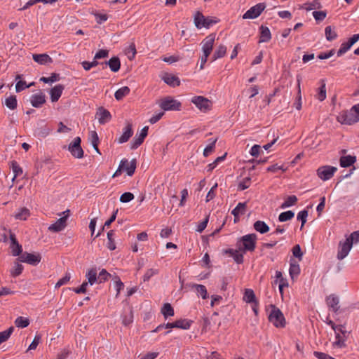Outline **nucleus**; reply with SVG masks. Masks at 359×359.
Returning <instances> with one entry per match:
<instances>
[{
	"instance_id": "obj_1",
	"label": "nucleus",
	"mask_w": 359,
	"mask_h": 359,
	"mask_svg": "<svg viewBox=\"0 0 359 359\" xmlns=\"http://www.w3.org/2000/svg\"><path fill=\"white\" fill-rule=\"evenodd\" d=\"M337 121L342 124L352 125L359 121V104L348 111H344L337 116Z\"/></svg>"
},
{
	"instance_id": "obj_2",
	"label": "nucleus",
	"mask_w": 359,
	"mask_h": 359,
	"mask_svg": "<svg viewBox=\"0 0 359 359\" xmlns=\"http://www.w3.org/2000/svg\"><path fill=\"white\" fill-rule=\"evenodd\" d=\"M257 236L255 233H250L240 238L237 242V247L243 252H253L256 248Z\"/></svg>"
},
{
	"instance_id": "obj_3",
	"label": "nucleus",
	"mask_w": 359,
	"mask_h": 359,
	"mask_svg": "<svg viewBox=\"0 0 359 359\" xmlns=\"http://www.w3.org/2000/svg\"><path fill=\"white\" fill-rule=\"evenodd\" d=\"M271 312L269 315V320L276 327H284L286 325L285 318L282 311L275 305H271Z\"/></svg>"
},
{
	"instance_id": "obj_4",
	"label": "nucleus",
	"mask_w": 359,
	"mask_h": 359,
	"mask_svg": "<svg viewBox=\"0 0 359 359\" xmlns=\"http://www.w3.org/2000/svg\"><path fill=\"white\" fill-rule=\"evenodd\" d=\"M218 20L216 18H205L201 12L198 11L194 15L195 26L201 29L202 27L209 28L214 24H216Z\"/></svg>"
},
{
	"instance_id": "obj_5",
	"label": "nucleus",
	"mask_w": 359,
	"mask_h": 359,
	"mask_svg": "<svg viewBox=\"0 0 359 359\" xmlns=\"http://www.w3.org/2000/svg\"><path fill=\"white\" fill-rule=\"evenodd\" d=\"M159 106L164 111H180L182 104L172 97L168 96L161 100Z\"/></svg>"
},
{
	"instance_id": "obj_6",
	"label": "nucleus",
	"mask_w": 359,
	"mask_h": 359,
	"mask_svg": "<svg viewBox=\"0 0 359 359\" xmlns=\"http://www.w3.org/2000/svg\"><path fill=\"white\" fill-rule=\"evenodd\" d=\"M337 168L331 165H323L316 170L318 177L323 181L330 180L337 172Z\"/></svg>"
},
{
	"instance_id": "obj_7",
	"label": "nucleus",
	"mask_w": 359,
	"mask_h": 359,
	"mask_svg": "<svg viewBox=\"0 0 359 359\" xmlns=\"http://www.w3.org/2000/svg\"><path fill=\"white\" fill-rule=\"evenodd\" d=\"M191 102L201 111L206 112L211 109L212 102L203 96H194Z\"/></svg>"
},
{
	"instance_id": "obj_8",
	"label": "nucleus",
	"mask_w": 359,
	"mask_h": 359,
	"mask_svg": "<svg viewBox=\"0 0 359 359\" xmlns=\"http://www.w3.org/2000/svg\"><path fill=\"white\" fill-rule=\"evenodd\" d=\"M81 138L79 137H76L68 147V149L72 155L76 158H81L83 157V150L81 147Z\"/></svg>"
},
{
	"instance_id": "obj_9",
	"label": "nucleus",
	"mask_w": 359,
	"mask_h": 359,
	"mask_svg": "<svg viewBox=\"0 0 359 359\" xmlns=\"http://www.w3.org/2000/svg\"><path fill=\"white\" fill-rule=\"evenodd\" d=\"M18 259L21 262L27 263L32 266H36L41 262V256L39 253L32 254L25 252L19 256Z\"/></svg>"
},
{
	"instance_id": "obj_10",
	"label": "nucleus",
	"mask_w": 359,
	"mask_h": 359,
	"mask_svg": "<svg viewBox=\"0 0 359 359\" xmlns=\"http://www.w3.org/2000/svg\"><path fill=\"white\" fill-rule=\"evenodd\" d=\"M266 5L264 3H259L255 6L251 7L243 15V19H255L259 17L262 11L265 9Z\"/></svg>"
},
{
	"instance_id": "obj_11",
	"label": "nucleus",
	"mask_w": 359,
	"mask_h": 359,
	"mask_svg": "<svg viewBox=\"0 0 359 359\" xmlns=\"http://www.w3.org/2000/svg\"><path fill=\"white\" fill-rule=\"evenodd\" d=\"M215 34H210L207 36L202 41V50L205 56H209L212 50L214 42L215 41Z\"/></svg>"
},
{
	"instance_id": "obj_12",
	"label": "nucleus",
	"mask_w": 359,
	"mask_h": 359,
	"mask_svg": "<svg viewBox=\"0 0 359 359\" xmlns=\"http://www.w3.org/2000/svg\"><path fill=\"white\" fill-rule=\"evenodd\" d=\"M9 238L11 240L10 248L13 256H20L22 253V247L16 239L15 235L9 230Z\"/></svg>"
},
{
	"instance_id": "obj_13",
	"label": "nucleus",
	"mask_w": 359,
	"mask_h": 359,
	"mask_svg": "<svg viewBox=\"0 0 359 359\" xmlns=\"http://www.w3.org/2000/svg\"><path fill=\"white\" fill-rule=\"evenodd\" d=\"M352 246L349 241L346 240L344 241H341L339 243L337 259L339 260L344 259L348 255Z\"/></svg>"
},
{
	"instance_id": "obj_14",
	"label": "nucleus",
	"mask_w": 359,
	"mask_h": 359,
	"mask_svg": "<svg viewBox=\"0 0 359 359\" xmlns=\"http://www.w3.org/2000/svg\"><path fill=\"white\" fill-rule=\"evenodd\" d=\"M359 40V34H353L348 41L341 43L337 51V56L344 54L351 47Z\"/></svg>"
},
{
	"instance_id": "obj_15",
	"label": "nucleus",
	"mask_w": 359,
	"mask_h": 359,
	"mask_svg": "<svg viewBox=\"0 0 359 359\" xmlns=\"http://www.w3.org/2000/svg\"><path fill=\"white\" fill-rule=\"evenodd\" d=\"M69 215L59 218L54 224L48 227V230L53 232H59L63 230L67 226V219Z\"/></svg>"
},
{
	"instance_id": "obj_16",
	"label": "nucleus",
	"mask_w": 359,
	"mask_h": 359,
	"mask_svg": "<svg viewBox=\"0 0 359 359\" xmlns=\"http://www.w3.org/2000/svg\"><path fill=\"white\" fill-rule=\"evenodd\" d=\"M95 117L97 118L100 124H104L111 120V115L107 109L100 107L96 112Z\"/></svg>"
},
{
	"instance_id": "obj_17",
	"label": "nucleus",
	"mask_w": 359,
	"mask_h": 359,
	"mask_svg": "<svg viewBox=\"0 0 359 359\" xmlns=\"http://www.w3.org/2000/svg\"><path fill=\"white\" fill-rule=\"evenodd\" d=\"M161 79L168 85L172 87L179 86L180 85V79L172 74L165 72L161 76Z\"/></svg>"
},
{
	"instance_id": "obj_18",
	"label": "nucleus",
	"mask_w": 359,
	"mask_h": 359,
	"mask_svg": "<svg viewBox=\"0 0 359 359\" xmlns=\"http://www.w3.org/2000/svg\"><path fill=\"white\" fill-rule=\"evenodd\" d=\"M148 126H144L140 134V135L137 137H135L131 142V147L130 148L132 149H135L137 147H139L144 142V138L147 136L148 134Z\"/></svg>"
},
{
	"instance_id": "obj_19",
	"label": "nucleus",
	"mask_w": 359,
	"mask_h": 359,
	"mask_svg": "<svg viewBox=\"0 0 359 359\" xmlns=\"http://www.w3.org/2000/svg\"><path fill=\"white\" fill-rule=\"evenodd\" d=\"M326 304L327 306L334 313L339 310V299L334 294H331L326 298Z\"/></svg>"
},
{
	"instance_id": "obj_20",
	"label": "nucleus",
	"mask_w": 359,
	"mask_h": 359,
	"mask_svg": "<svg viewBox=\"0 0 359 359\" xmlns=\"http://www.w3.org/2000/svg\"><path fill=\"white\" fill-rule=\"evenodd\" d=\"M30 102L32 107L40 108L46 102V96L42 93L32 95L30 98Z\"/></svg>"
},
{
	"instance_id": "obj_21",
	"label": "nucleus",
	"mask_w": 359,
	"mask_h": 359,
	"mask_svg": "<svg viewBox=\"0 0 359 359\" xmlns=\"http://www.w3.org/2000/svg\"><path fill=\"white\" fill-rule=\"evenodd\" d=\"M133 134L132 124L130 122H127L126 126L123 128V134L118 138V143L122 144L128 142Z\"/></svg>"
},
{
	"instance_id": "obj_22",
	"label": "nucleus",
	"mask_w": 359,
	"mask_h": 359,
	"mask_svg": "<svg viewBox=\"0 0 359 359\" xmlns=\"http://www.w3.org/2000/svg\"><path fill=\"white\" fill-rule=\"evenodd\" d=\"M64 86L58 84L52 88L50 90V99L53 102H57L61 97Z\"/></svg>"
},
{
	"instance_id": "obj_23",
	"label": "nucleus",
	"mask_w": 359,
	"mask_h": 359,
	"mask_svg": "<svg viewBox=\"0 0 359 359\" xmlns=\"http://www.w3.org/2000/svg\"><path fill=\"white\" fill-rule=\"evenodd\" d=\"M32 58L36 62L39 63V65H46L53 62V59L48 54L46 53L33 54Z\"/></svg>"
},
{
	"instance_id": "obj_24",
	"label": "nucleus",
	"mask_w": 359,
	"mask_h": 359,
	"mask_svg": "<svg viewBox=\"0 0 359 359\" xmlns=\"http://www.w3.org/2000/svg\"><path fill=\"white\" fill-rule=\"evenodd\" d=\"M105 65H109L113 72H117L121 67V61L118 57H112L109 61L104 62Z\"/></svg>"
},
{
	"instance_id": "obj_25",
	"label": "nucleus",
	"mask_w": 359,
	"mask_h": 359,
	"mask_svg": "<svg viewBox=\"0 0 359 359\" xmlns=\"http://www.w3.org/2000/svg\"><path fill=\"white\" fill-rule=\"evenodd\" d=\"M260 29L259 43L268 42L271 39V34L267 27L262 25Z\"/></svg>"
},
{
	"instance_id": "obj_26",
	"label": "nucleus",
	"mask_w": 359,
	"mask_h": 359,
	"mask_svg": "<svg viewBox=\"0 0 359 359\" xmlns=\"http://www.w3.org/2000/svg\"><path fill=\"white\" fill-rule=\"evenodd\" d=\"M355 161L356 157L351 155L341 156L339 160L340 165L342 168L349 167L353 165Z\"/></svg>"
},
{
	"instance_id": "obj_27",
	"label": "nucleus",
	"mask_w": 359,
	"mask_h": 359,
	"mask_svg": "<svg viewBox=\"0 0 359 359\" xmlns=\"http://www.w3.org/2000/svg\"><path fill=\"white\" fill-rule=\"evenodd\" d=\"M246 210V203H238L236 208L231 211V214L236 218L245 214Z\"/></svg>"
},
{
	"instance_id": "obj_28",
	"label": "nucleus",
	"mask_w": 359,
	"mask_h": 359,
	"mask_svg": "<svg viewBox=\"0 0 359 359\" xmlns=\"http://www.w3.org/2000/svg\"><path fill=\"white\" fill-rule=\"evenodd\" d=\"M86 277L88 279V283L93 285L95 283H97V274L96 268H92L88 271L86 274Z\"/></svg>"
},
{
	"instance_id": "obj_29",
	"label": "nucleus",
	"mask_w": 359,
	"mask_h": 359,
	"mask_svg": "<svg viewBox=\"0 0 359 359\" xmlns=\"http://www.w3.org/2000/svg\"><path fill=\"white\" fill-rule=\"evenodd\" d=\"M254 229L260 233H266L269 231V226L263 221L258 220L254 223Z\"/></svg>"
},
{
	"instance_id": "obj_30",
	"label": "nucleus",
	"mask_w": 359,
	"mask_h": 359,
	"mask_svg": "<svg viewBox=\"0 0 359 359\" xmlns=\"http://www.w3.org/2000/svg\"><path fill=\"white\" fill-rule=\"evenodd\" d=\"M30 215L29 210L25 207L21 208L15 214L14 217L16 219L26 220Z\"/></svg>"
},
{
	"instance_id": "obj_31",
	"label": "nucleus",
	"mask_w": 359,
	"mask_h": 359,
	"mask_svg": "<svg viewBox=\"0 0 359 359\" xmlns=\"http://www.w3.org/2000/svg\"><path fill=\"white\" fill-rule=\"evenodd\" d=\"M226 252L229 253L237 264H241L243 262V255L237 250L229 249Z\"/></svg>"
},
{
	"instance_id": "obj_32",
	"label": "nucleus",
	"mask_w": 359,
	"mask_h": 359,
	"mask_svg": "<svg viewBox=\"0 0 359 359\" xmlns=\"http://www.w3.org/2000/svg\"><path fill=\"white\" fill-rule=\"evenodd\" d=\"M243 300L247 303H255L257 304L256 297L255 292L251 289H245Z\"/></svg>"
},
{
	"instance_id": "obj_33",
	"label": "nucleus",
	"mask_w": 359,
	"mask_h": 359,
	"mask_svg": "<svg viewBox=\"0 0 359 359\" xmlns=\"http://www.w3.org/2000/svg\"><path fill=\"white\" fill-rule=\"evenodd\" d=\"M130 92V88L128 86H123L118 89L115 93L114 97L117 100H121L125 96L128 95Z\"/></svg>"
},
{
	"instance_id": "obj_34",
	"label": "nucleus",
	"mask_w": 359,
	"mask_h": 359,
	"mask_svg": "<svg viewBox=\"0 0 359 359\" xmlns=\"http://www.w3.org/2000/svg\"><path fill=\"white\" fill-rule=\"evenodd\" d=\"M161 313L165 319L170 316H173L175 313L173 308L169 303H165L163 304V307L161 308Z\"/></svg>"
},
{
	"instance_id": "obj_35",
	"label": "nucleus",
	"mask_w": 359,
	"mask_h": 359,
	"mask_svg": "<svg viewBox=\"0 0 359 359\" xmlns=\"http://www.w3.org/2000/svg\"><path fill=\"white\" fill-rule=\"evenodd\" d=\"M136 169V160L133 159L130 162L128 161V164H126L122 170H125L128 175L132 176Z\"/></svg>"
},
{
	"instance_id": "obj_36",
	"label": "nucleus",
	"mask_w": 359,
	"mask_h": 359,
	"mask_svg": "<svg viewBox=\"0 0 359 359\" xmlns=\"http://www.w3.org/2000/svg\"><path fill=\"white\" fill-rule=\"evenodd\" d=\"M226 47L225 46H224V45L219 46L212 55V61H215L219 58L223 57L226 55Z\"/></svg>"
},
{
	"instance_id": "obj_37",
	"label": "nucleus",
	"mask_w": 359,
	"mask_h": 359,
	"mask_svg": "<svg viewBox=\"0 0 359 359\" xmlns=\"http://www.w3.org/2000/svg\"><path fill=\"white\" fill-rule=\"evenodd\" d=\"M175 323L176 328L188 330V329H189L192 321L189 320L187 319H180V320L175 321Z\"/></svg>"
},
{
	"instance_id": "obj_38",
	"label": "nucleus",
	"mask_w": 359,
	"mask_h": 359,
	"mask_svg": "<svg viewBox=\"0 0 359 359\" xmlns=\"http://www.w3.org/2000/svg\"><path fill=\"white\" fill-rule=\"evenodd\" d=\"M115 235V232L114 230H110L107 233V240L108 242L107 243V246L109 250H114L116 249V245L114 239V236Z\"/></svg>"
},
{
	"instance_id": "obj_39",
	"label": "nucleus",
	"mask_w": 359,
	"mask_h": 359,
	"mask_svg": "<svg viewBox=\"0 0 359 359\" xmlns=\"http://www.w3.org/2000/svg\"><path fill=\"white\" fill-rule=\"evenodd\" d=\"M5 104L6 106L11 110L16 109L18 105L16 96L11 95L8 97H7L5 100Z\"/></svg>"
},
{
	"instance_id": "obj_40",
	"label": "nucleus",
	"mask_w": 359,
	"mask_h": 359,
	"mask_svg": "<svg viewBox=\"0 0 359 359\" xmlns=\"http://www.w3.org/2000/svg\"><path fill=\"white\" fill-rule=\"evenodd\" d=\"M297 198L294 195L289 196L281 205V208H286L292 206L297 202Z\"/></svg>"
},
{
	"instance_id": "obj_41",
	"label": "nucleus",
	"mask_w": 359,
	"mask_h": 359,
	"mask_svg": "<svg viewBox=\"0 0 359 359\" xmlns=\"http://www.w3.org/2000/svg\"><path fill=\"white\" fill-rule=\"evenodd\" d=\"M321 86L318 89L316 98L320 101H323L326 98V86L324 80H321Z\"/></svg>"
},
{
	"instance_id": "obj_42",
	"label": "nucleus",
	"mask_w": 359,
	"mask_h": 359,
	"mask_svg": "<svg viewBox=\"0 0 359 359\" xmlns=\"http://www.w3.org/2000/svg\"><path fill=\"white\" fill-rule=\"evenodd\" d=\"M11 168L14 173V176L12 179V180L14 181L18 176L20 175L22 173V169L20 168V166L15 161H11Z\"/></svg>"
},
{
	"instance_id": "obj_43",
	"label": "nucleus",
	"mask_w": 359,
	"mask_h": 359,
	"mask_svg": "<svg viewBox=\"0 0 359 359\" xmlns=\"http://www.w3.org/2000/svg\"><path fill=\"white\" fill-rule=\"evenodd\" d=\"M15 325L18 327L25 328L29 325V320L27 318L20 316L15 319Z\"/></svg>"
},
{
	"instance_id": "obj_44",
	"label": "nucleus",
	"mask_w": 359,
	"mask_h": 359,
	"mask_svg": "<svg viewBox=\"0 0 359 359\" xmlns=\"http://www.w3.org/2000/svg\"><path fill=\"white\" fill-rule=\"evenodd\" d=\"M325 37L327 41H333L337 37V34L334 30H332L330 26H327L325 29Z\"/></svg>"
},
{
	"instance_id": "obj_45",
	"label": "nucleus",
	"mask_w": 359,
	"mask_h": 359,
	"mask_svg": "<svg viewBox=\"0 0 359 359\" xmlns=\"http://www.w3.org/2000/svg\"><path fill=\"white\" fill-rule=\"evenodd\" d=\"M193 287L196 288L198 294L201 295L203 299L208 298L207 289L203 285L195 284Z\"/></svg>"
},
{
	"instance_id": "obj_46",
	"label": "nucleus",
	"mask_w": 359,
	"mask_h": 359,
	"mask_svg": "<svg viewBox=\"0 0 359 359\" xmlns=\"http://www.w3.org/2000/svg\"><path fill=\"white\" fill-rule=\"evenodd\" d=\"M14 330L13 327L0 332V344L7 341Z\"/></svg>"
},
{
	"instance_id": "obj_47",
	"label": "nucleus",
	"mask_w": 359,
	"mask_h": 359,
	"mask_svg": "<svg viewBox=\"0 0 359 359\" xmlns=\"http://www.w3.org/2000/svg\"><path fill=\"white\" fill-rule=\"evenodd\" d=\"M294 216V213L291 210H288L280 213L279 215L278 219L280 222H283L292 219Z\"/></svg>"
},
{
	"instance_id": "obj_48",
	"label": "nucleus",
	"mask_w": 359,
	"mask_h": 359,
	"mask_svg": "<svg viewBox=\"0 0 359 359\" xmlns=\"http://www.w3.org/2000/svg\"><path fill=\"white\" fill-rule=\"evenodd\" d=\"M251 184V178L248 177L243 179L238 185V189L240 191H243L248 189Z\"/></svg>"
},
{
	"instance_id": "obj_49",
	"label": "nucleus",
	"mask_w": 359,
	"mask_h": 359,
	"mask_svg": "<svg viewBox=\"0 0 359 359\" xmlns=\"http://www.w3.org/2000/svg\"><path fill=\"white\" fill-rule=\"evenodd\" d=\"M289 273L292 279L294 278V276H298L300 273L299 264L290 263Z\"/></svg>"
},
{
	"instance_id": "obj_50",
	"label": "nucleus",
	"mask_w": 359,
	"mask_h": 359,
	"mask_svg": "<svg viewBox=\"0 0 359 359\" xmlns=\"http://www.w3.org/2000/svg\"><path fill=\"white\" fill-rule=\"evenodd\" d=\"M23 270V266L18 262H15L13 268L11 271L12 276L16 277L20 275Z\"/></svg>"
},
{
	"instance_id": "obj_51",
	"label": "nucleus",
	"mask_w": 359,
	"mask_h": 359,
	"mask_svg": "<svg viewBox=\"0 0 359 359\" xmlns=\"http://www.w3.org/2000/svg\"><path fill=\"white\" fill-rule=\"evenodd\" d=\"M60 79V75L56 73H52L50 77H41L40 79L41 81H43V83H53Z\"/></svg>"
},
{
	"instance_id": "obj_52",
	"label": "nucleus",
	"mask_w": 359,
	"mask_h": 359,
	"mask_svg": "<svg viewBox=\"0 0 359 359\" xmlns=\"http://www.w3.org/2000/svg\"><path fill=\"white\" fill-rule=\"evenodd\" d=\"M297 87H298V95L297 101L294 103L295 107L297 110H300L302 108V96H301V88H300V79L297 77Z\"/></svg>"
},
{
	"instance_id": "obj_53",
	"label": "nucleus",
	"mask_w": 359,
	"mask_h": 359,
	"mask_svg": "<svg viewBox=\"0 0 359 359\" xmlns=\"http://www.w3.org/2000/svg\"><path fill=\"white\" fill-rule=\"evenodd\" d=\"M110 276L111 275L109 273H108L105 269H102L97 276V283L105 282Z\"/></svg>"
},
{
	"instance_id": "obj_54",
	"label": "nucleus",
	"mask_w": 359,
	"mask_h": 359,
	"mask_svg": "<svg viewBox=\"0 0 359 359\" xmlns=\"http://www.w3.org/2000/svg\"><path fill=\"white\" fill-rule=\"evenodd\" d=\"M217 139L212 140V141L203 150V156L207 157L209 154L213 151L215 147V143Z\"/></svg>"
},
{
	"instance_id": "obj_55",
	"label": "nucleus",
	"mask_w": 359,
	"mask_h": 359,
	"mask_svg": "<svg viewBox=\"0 0 359 359\" xmlns=\"http://www.w3.org/2000/svg\"><path fill=\"white\" fill-rule=\"evenodd\" d=\"M346 240L349 241L352 245L353 243H358L359 242V231H353Z\"/></svg>"
},
{
	"instance_id": "obj_56",
	"label": "nucleus",
	"mask_w": 359,
	"mask_h": 359,
	"mask_svg": "<svg viewBox=\"0 0 359 359\" xmlns=\"http://www.w3.org/2000/svg\"><path fill=\"white\" fill-rule=\"evenodd\" d=\"M70 278H71L70 273L67 272L65 276L63 278H60L56 283L55 287L58 288V287H61L62 285H65L66 283H67L69 281Z\"/></svg>"
},
{
	"instance_id": "obj_57",
	"label": "nucleus",
	"mask_w": 359,
	"mask_h": 359,
	"mask_svg": "<svg viewBox=\"0 0 359 359\" xmlns=\"http://www.w3.org/2000/svg\"><path fill=\"white\" fill-rule=\"evenodd\" d=\"M134 198L133 194L130 192H125L120 197V201L121 203H128Z\"/></svg>"
},
{
	"instance_id": "obj_58",
	"label": "nucleus",
	"mask_w": 359,
	"mask_h": 359,
	"mask_svg": "<svg viewBox=\"0 0 359 359\" xmlns=\"http://www.w3.org/2000/svg\"><path fill=\"white\" fill-rule=\"evenodd\" d=\"M158 273V270L154 269H148L145 274L143 276V280L148 281L153 276L157 274Z\"/></svg>"
},
{
	"instance_id": "obj_59",
	"label": "nucleus",
	"mask_w": 359,
	"mask_h": 359,
	"mask_svg": "<svg viewBox=\"0 0 359 359\" xmlns=\"http://www.w3.org/2000/svg\"><path fill=\"white\" fill-rule=\"evenodd\" d=\"M41 339V335L40 334H36L34 338V339H33V341H32V342L29 345L27 351L36 349L37 346L40 343Z\"/></svg>"
},
{
	"instance_id": "obj_60",
	"label": "nucleus",
	"mask_w": 359,
	"mask_h": 359,
	"mask_svg": "<svg viewBox=\"0 0 359 359\" xmlns=\"http://www.w3.org/2000/svg\"><path fill=\"white\" fill-rule=\"evenodd\" d=\"M308 214V211L306 210H304L300 211L297 215V219L302 222V226H304L305 223L306 222Z\"/></svg>"
},
{
	"instance_id": "obj_61",
	"label": "nucleus",
	"mask_w": 359,
	"mask_h": 359,
	"mask_svg": "<svg viewBox=\"0 0 359 359\" xmlns=\"http://www.w3.org/2000/svg\"><path fill=\"white\" fill-rule=\"evenodd\" d=\"M108 55H109V50H104V49H101L95 53L94 59L99 60L101 58H105V57H107Z\"/></svg>"
},
{
	"instance_id": "obj_62",
	"label": "nucleus",
	"mask_w": 359,
	"mask_h": 359,
	"mask_svg": "<svg viewBox=\"0 0 359 359\" xmlns=\"http://www.w3.org/2000/svg\"><path fill=\"white\" fill-rule=\"evenodd\" d=\"M313 15L316 20L322 21L326 18L327 13L325 11H314Z\"/></svg>"
},
{
	"instance_id": "obj_63",
	"label": "nucleus",
	"mask_w": 359,
	"mask_h": 359,
	"mask_svg": "<svg viewBox=\"0 0 359 359\" xmlns=\"http://www.w3.org/2000/svg\"><path fill=\"white\" fill-rule=\"evenodd\" d=\"M209 221V216H206V217L204 219L203 221L200 222L198 225L197 226L196 231L199 233H201L203 231V230L206 228L208 223Z\"/></svg>"
},
{
	"instance_id": "obj_64",
	"label": "nucleus",
	"mask_w": 359,
	"mask_h": 359,
	"mask_svg": "<svg viewBox=\"0 0 359 359\" xmlns=\"http://www.w3.org/2000/svg\"><path fill=\"white\" fill-rule=\"evenodd\" d=\"M71 351L68 348H64L57 353V359H67Z\"/></svg>"
}]
</instances>
